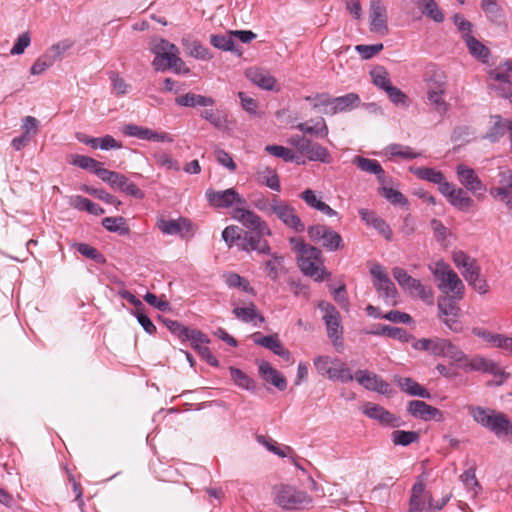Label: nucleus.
Here are the masks:
<instances>
[{
	"label": "nucleus",
	"mask_w": 512,
	"mask_h": 512,
	"mask_svg": "<svg viewBox=\"0 0 512 512\" xmlns=\"http://www.w3.org/2000/svg\"><path fill=\"white\" fill-rule=\"evenodd\" d=\"M363 413L371 419L377 420L383 425H387L390 427H399L401 425V421L394 414L386 410L384 407L367 402L363 406Z\"/></svg>",
	"instance_id": "nucleus-16"
},
{
	"label": "nucleus",
	"mask_w": 512,
	"mask_h": 512,
	"mask_svg": "<svg viewBox=\"0 0 512 512\" xmlns=\"http://www.w3.org/2000/svg\"><path fill=\"white\" fill-rule=\"evenodd\" d=\"M233 35L231 34V31L227 34H218V35H211L210 37V43L218 49H221L223 51H234L235 50V43L232 39Z\"/></svg>",
	"instance_id": "nucleus-51"
},
{
	"label": "nucleus",
	"mask_w": 512,
	"mask_h": 512,
	"mask_svg": "<svg viewBox=\"0 0 512 512\" xmlns=\"http://www.w3.org/2000/svg\"><path fill=\"white\" fill-rule=\"evenodd\" d=\"M375 335H384L401 342H408L410 335L403 328L393 327L389 325H378L377 330L372 332Z\"/></svg>",
	"instance_id": "nucleus-41"
},
{
	"label": "nucleus",
	"mask_w": 512,
	"mask_h": 512,
	"mask_svg": "<svg viewBox=\"0 0 512 512\" xmlns=\"http://www.w3.org/2000/svg\"><path fill=\"white\" fill-rule=\"evenodd\" d=\"M259 373L266 382L271 383L280 391H283L287 387V381L285 377L278 372L271 364L267 361H262L259 364Z\"/></svg>",
	"instance_id": "nucleus-20"
},
{
	"label": "nucleus",
	"mask_w": 512,
	"mask_h": 512,
	"mask_svg": "<svg viewBox=\"0 0 512 512\" xmlns=\"http://www.w3.org/2000/svg\"><path fill=\"white\" fill-rule=\"evenodd\" d=\"M353 163L357 165V167L365 172L371 174H382L383 168L377 160L364 158L362 156H356L353 159Z\"/></svg>",
	"instance_id": "nucleus-48"
},
{
	"label": "nucleus",
	"mask_w": 512,
	"mask_h": 512,
	"mask_svg": "<svg viewBox=\"0 0 512 512\" xmlns=\"http://www.w3.org/2000/svg\"><path fill=\"white\" fill-rule=\"evenodd\" d=\"M295 128L301 131L303 134L314 135L320 138H326L329 133L328 126L324 118H320V120L317 121L314 126H310L306 122H301L298 123Z\"/></svg>",
	"instance_id": "nucleus-35"
},
{
	"label": "nucleus",
	"mask_w": 512,
	"mask_h": 512,
	"mask_svg": "<svg viewBox=\"0 0 512 512\" xmlns=\"http://www.w3.org/2000/svg\"><path fill=\"white\" fill-rule=\"evenodd\" d=\"M73 41L69 39L62 40L56 44H53L45 54L51 58V60L55 63L60 60L66 51H68L73 46Z\"/></svg>",
	"instance_id": "nucleus-50"
},
{
	"label": "nucleus",
	"mask_w": 512,
	"mask_h": 512,
	"mask_svg": "<svg viewBox=\"0 0 512 512\" xmlns=\"http://www.w3.org/2000/svg\"><path fill=\"white\" fill-rule=\"evenodd\" d=\"M182 340H187L191 343L192 347L197 351L199 348L203 347L205 344H208L210 340L207 338L205 334L196 329H190L187 327Z\"/></svg>",
	"instance_id": "nucleus-49"
},
{
	"label": "nucleus",
	"mask_w": 512,
	"mask_h": 512,
	"mask_svg": "<svg viewBox=\"0 0 512 512\" xmlns=\"http://www.w3.org/2000/svg\"><path fill=\"white\" fill-rule=\"evenodd\" d=\"M259 181L270 189L280 192L281 185L277 172L270 167H263L258 170Z\"/></svg>",
	"instance_id": "nucleus-36"
},
{
	"label": "nucleus",
	"mask_w": 512,
	"mask_h": 512,
	"mask_svg": "<svg viewBox=\"0 0 512 512\" xmlns=\"http://www.w3.org/2000/svg\"><path fill=\"white\" fill-rule=\"evenodd\" d=\"M407 410L412 416L425 421L442 417V413L439 409L432 407L421 400L410 401L408 403Z\"/></svg>",
	"instance_id": "nucleus-18"
},
{
	"label": "nucleus",
	"mask_w": 512,
	"mask_h": 512,
	"mask_svg": "<svg viewBox=\"0 0 512 512\" xmlns=\"http://www.w3.org/2000/svg\"><path fill=\"white\" fill-rule=\"evenodd\" d=\"M374 286L381 297L385 298L387 301L392 300L393 303H395L397 289L389 277L379 282H375Z\"/></svg>",
	"instance_id": "nucleus-46"
},
{
	"label": "nucleus",
	"mask_w": 512,
	"mask_h": 512,
	"mask_svg": "<svg viewBox=\"0 0 512 512\" xmlns=\"http://www.w3.org/2000/svg\"><path fill=\"white\" fill-rule=\"evenodd\" d=\"M272 214L280 220L284 226L296 233H302L305 225L298 216L296 209L287 201L281 200L278 196H273Z\"/></svg>",
	"instance_id": "nucleus-7"
},
{
	"label": "nucleus",
	"mask_w": 512,
	"mask_h": 512,
	"mask_svg": "<svg viewBox=\"0 0 512 512\" xmlns=\"http://www.w3.org/2000/svg\"><path fill=\"white\" fill-rule=\"evenodd\" d=\"M488 429L498 437L512 435V422L505 414L495 413Z\"/></svg>",
	"instance_id": "nucleus-27"
},
{
	"label": "nucleus",
	"mask_w": 512,
	"mask_h": 512,
	"mask_svg": "<svg viewBox=\"0 0 512 512\" xmlns=\"http://www.w3.org/2000/svg\"><path fill=\"white\" fill-rule=\"evenodd\" d=\"M457 300L455 297L442 296L437 301L439 320L454 333H460L463 330L462 322L459 319L461 309Z\"/></svg>",
	"instance_id": "nucleus-6"
},
{
	"label": "nucleus",
	"mask_w": 512,
	"mask_h": 512,
	"mask_svg": "<svg viewBox=\"0 0 512 512\" xmlns=\"http://www.w3.org/2000/svg\"><path fill=\"white\" fill-rule=\"evenodd\" d=\"M206 197L211 206L217 208H228L233 204H245V199L234 189L229 188L223 191L208 189Z\"/></svg>",
	"instance_id": "nucleus-13"
},
{
	"label": "nucleus",
	"mask_w": 512,
	"mask_h": 512,
	"mask_svg": "<svg viewBox=\"0 0 512 512\" xmlns=\"http://www.w3.org/2000/svg\"><path fill=\"white\" fill-rule=\"evenodd\" d=\"M314 366L322 376L329 377L333 367V359L328 356H318L314 359Z\"/></svg>",
	"instance_id": "nucleus-64"
},
{
	"label": "nucleus",
	"mask_w": 512,
	"mask_h": 512,
	"mask_svg": "<svg viewBox=\"0 0 512 512\" xmlns=\"http://www.w3.org/2000/svg\"><path fill=\"white\" fill-rule=\"evenodd\" d=\"M233 314L242 322L253 323L255 326H257L255 320H258L259 323H263L265 321V318L257 312L256 306L252 302H250L248 306L234 307Z\"/></svg>",
	"instance_id": "nucleus-26"
},
{
	"label": "nucleus",
	"mask_w": 512,
	"mask_h": 512,
	"mask_svg": "<svg viewBox=\"0 0 512 512\" xmlns=\"http://www.w3.org/2000/svg\"><path fill=\"white\" fill-rule=\"evenodd\" d=\"M334 104L338 113L351 111L360 104V97L356 93H348L343 96L334 97Z\"/></svg>",
	"instance_id": "nucleus-38"
},
{
	"label": "nucleus",
	"mask_w": 512,
	"mask_h": 512,
	"mask_svg": "<svg viewBox=\"0 0 512 512\" xmlns=\"http://www.w3.org/2000/svg\"><path fill=\"white\" fill-rule=\"evenodd\" d=\"M476 467L471 466L469 469L464 471V473L460 476V480L466 486L467 489L473 491V494L476 495L478 490L481 489L480 484L476 478Z\"/></svg>",
	"instance_id": "nucleus-59"
},
{
	"label": "nucleus",
	"mask_w": 512,
	"mask_h": 512,
	"mask_svg": "<svg viewBox=\"0 0 512 512\" xmlns=\"http://www.w3.org/2000/svg\"><path fill=\"white\" fill-rule=\"evenodd\" d=\"M71 205L80 211H87L88 213L96 216L102 215L105 212L98 204L79 195L72 198Z\"/></svg>",
	"instance_id": "nucleus-40"
},
{
	"label": "nucleus",
	"mask_w": 512,
	"mask_h": 512,
	"mask_svg": "<svg viewBox=\"0 0 512 512\" xmlns=\"http://www.w3.org/2000/svg\"><path fill=\"white\" fill-rule=\"evenodd\" d=\"M411 171L419 179L426 180V181H429V182L437 184V185L445 177L441 171L436 170L434 168L417 167V168H413Z\"/></svg>",
	"instance_id": "nucleus-45"
},
{
	"label": "nucleus",
	"mask_w": 512,
	"mask_h": 512,
	"mask_svg": "<svg viewBox=\"0 0 512 512\" xmlns=\"http://www.w3.org/2000/svg\"><path fill=\"white\" fill-rule=\"evenodd\" d=\"M333 367L328 377L330 380H339L343 383H347L355 378L346 364L337 358L333 359Z\"/></svg>",
	"instance_id": "nucleus-39"
},
{
	"label": "nucleus",
	"mask_w": 512,
	"mask_h": 512,
	"mask_svg": "<svg viewBox=\"0 0 512 512\" xmlns=\"http://www.w3.org/2000/svg\"><path fill=\"white\" fill-rule=\"evenodd\" d=\"M265 150L275 156V157H278V158H281L283 159L285 162H293L296 160V155L294 154V152L289 149V148H286L284 146H280V145H267L265 147Z\"/></svg>",
	"instance_id": "nucleus-60"
},
{
	"label": "nucleus",
	"mask_w": 512,
	"mask_h": 512,
	"mask_svg": "<svg viewBox=\"0 0 512 512\" xmlns=\"http://www.w3.org/2000/svg\"><path fill=\"white\" fill-rule=\"evenodd\" d=\"M355 379L367 390H371L386 396H389L394 392L389 383L384 381L380 376L373 372L367 370H358L355 373Z\"/></svg>",
	"instance_id": "nucleus-11"
},
{
	"label": "nucleus",
	"mask_w": 512,
	"mask_h": 512,
	"mask_svg": "<svg viewBox=\"0 0 512 512\" xmlns=\"http://www.w3.org/2000/svg\"><path fill=\"white\" fill-rule=\"evenodd\" d=\"M453 261L457 268L462 269V275L467 278L470 272H477L480 270L476 264V260L468 256L463 251H456L453 253Z\"/></svg>",
	"instance_id": "nucleus-28"
},
{
	"label": "nucleus",
	"mask_w": 512,
	"mask_h": 512,
	"mask_svg": "<svg viewBox=\"0 0 512 512\" xmlns=\"http://www.w3.org/2000/svg\"><path fill=\"white\" fill-rule=\"evenodd\" d=\"M470 413L473 419L485 428H489L492 417L495 414L494 411L482 407H472L470 408Z\"/></svg>",
	"instance_id": "nucleus-55"
},
{
	"label": "nucleus",
	"mask_w": 512,
	"mask_h": 512,
	"mask_svg": "<svg viewBox=\"0 0 512 512\" xmlns=\"http://www.w3.org/2000/svg\"><path fill=\"white\" fill-rule=\"evenodd\" d=\"M359 214L363 221L378 230L379 233L385 237V239L391 240L392 230L382 218L378 217L374 212L367 209L359 210Z\"/></svg>",
	"instance_id": "nucleus-21"
},
{
	"label": "nucleus",
	"mask_w": 512,
	"mask_h": 512,
	"mask_svg": "<svg viewBox=\"0 0 512 512\" xmlns=\"http://www.w3.org/2000/svg\"><path fill=\"white\" fill-rule=\"evenodd\" d=\"M470 54L483 62H486L489 57L488 48L478 41L471 34L462 35Z\"/></svg>",
	"instance_id": "nucleus-31"
},
{
	"label": "nucleus",
	"mask_w": 512,
	"mask_h": 512,
	"mask_svg": "<svg viewBox=\"0 0 512 512\" xmlns=\"http://www.w3.org/2000/svg\"><path fill=\"white\" fill-rule=\"evenodd\" d=\"M396 381L400 389L411 396H418L427 399L431 397L429 391L426 388H424L411 378L399 377L396 379Z\"/></svg>",
	"instance_id": "nucleus-30"
},
{
	"label": "nucleus",
	"mask_w": 512,
	"mask_h": 512,
	"mask_svg": "<svg viewBox=\"0 0 512 512\" xmlns=\"http://www.w3.org/2000/svg\"><path fill=\"white\" fill-rule=\"evenodd\" d=\"M430 270L438 281L439 290L446 294L445 296L463 298L464 284L448 264L438 261L433 267H430Z\"/></svg>",
	"instance_id": "nucleus-4"
},
{
	"label": "nucleus",
	"mask_w": 512,
	"mask_h": 512,
	"mask_svg": "<svg viewBox=\"0 0 512 512\" xmlns=\"http://www.w3.org/2000/svg\"><path fill=\"white\" fill-rule=\"evenodd\" d=\"M225 282L229 287H241L243 289V291H245V292H248V293L254 292V290L250 286L249 282L238 274L229 273L225 277Z\"/></svg>",
	"instance_id": "nucleus-63"
},
{
	"label": "nucleus",
	"mask_w": 512,
	"mask_h": 512,
	"mask_svg": "<svg viewBox=\"0 0 512 512\" xmlns=\"http://www.w3.org/2000/svg\"><path fill=\"white\" fill-rule=\"evenodd\" d=\"M321 245L328 251H336L342 248L343 240L338 232L330 229L325 238L321 240Z\"/></svg>",
	"instance_id": "nucleus-58"
},
{
	"label": "nucleus",
	"mask_w": 512,
	"mask_h": 512,
	"mask_svg": "<svg viewBox=\"0 0 512 512\" xmlns=\"http://www.w3.org/2000/svg\"><path fill=\"white\" fill-rule=\"evenodd\" d=\"M222 238L229 247L236 243L239 249L243 251L244 231L239 226H227L222 232Z\"/></svg>",
	"instance_id": "nucleus-37"
},
{
	"label": "nucleus",
	"mask_w": 512,
	"mask_h": 512,
	"mask_svg": "<svg viewBox=\"0 0 512 512\" xmlns=\"http://www.w3.org/2000/svg\"><path fill=\"white\" fill-rule=\"evenodd\" d=\"M253 341L256 345L269 349L286 361L291 359L290 352L283 346L277 334L262 336L260 333H255L253 334Z\"/></svg>",
	"instance_id": "nucleus-17"
},
{
	"label": "nucleus",
	"mask_w": 512,
	"mask_h": 512,
	"mask_svg": "<svg viewBox=\"0 0 512 512\" xmlns=\"http://www.w3.org/2000/svg\"><path fill=\"white\" fill-rule=\"evenodd\" d=\"M268 255L270 256V259L265 262L264 270L266 272L267 277L275 281L279 278L281 271L284 269V258L283 256L277 253L270 252V254Z\"/></svg>",
	"instance_id": "nucleus-33"
},
{
	"label": "nucleus",
	"mask_w": 512,
	"mask_h": 512,
	"mask_svg": "<svg viewBox=\"0 0 512 512\" xmlns=\"http://www.w3.org/2000/svg\"><path fill=\"white\" fill-rule=\"evenodd\" d=\"M379 193L393 205L406 206L408 204L407 198L400 191L393 188L383 186L379 188Z\"/></svg>",
	"instance_id": "nucleus-53"
},
{
	"label": "nucleus",
	"mask_w": 512,
	"mask_h": 512,
	"mask_svg": "<svg viewBox=\"0 0 512 512\" xmlns=\"http://www.w3.org/2000/svg\"><path fill=\"white\" fill-rule=\"evenodd\" d=\"M470 413L473 419L485 428H489L492 417L495 414L494 411L482 407H472L470 408Z\"/></svg>",
	"instance_id": "nucleus-56"
},
{
	"label": "nucleus",
	"mask_w": 512,
	"mask_h": 512,
	"mask_svg": "<svg viewBox=\"0 0 512 512\" xmlns=\"http://www.w3.org/2000/svg\"><path fill=\"white\" fill-rule=\"evenodd\" d=\"M274 502L284 510H301L308 507L312 498L297 487L281 483L273 487Z\"/></svg>",
	"instance_id": "nucleus-3"
},
{
	"label": "nucleus",
	"mask_w": 512,
	"mask_h": 512,
	"mask_svg": "<svg viewBox=\"0 0 512 512\" xmlns=\"http://www.w3.org/2000/svg\"><path fill=\"white\" fill-rule=\"evenodd\" d=\"M178 52L170 55L169 59L164 63V70L172 69L175 73L187 74L190 69L186 67L184 61L178 56Z\"/></svg>",
	"instance_id": "nucleus-61"
},
{
	"label": "nucleus",
	"mask_w": 512,
	"mask_h": 512,
	"mask_svg": "<svg viewBox=\"0 0 512 512\" xmlns=\"http://www.w3.org/2000/svg\"><path fill=\"white\" fill-rule=\"evenodd\" d=\"M460 367L465 372L480 371V372L490 373L496 377L501 376L503 378H507V376H508L496 362H494L490 359H486L481 356H475L471 359H468L466 357V359L464 361H462V364L460 365Z\"/></svg>",
	"instance_id": "nucleus-14"
},
{
	"label": "nucleus",
	"mask_w": 512,
	"mask_h": 512,
	"mask_svg": "<svg viewBox=\"0 0 512 512\" xmlns=\"http://www.w3.org/2000/svg\"><path fill=\"white\" fill-rule=\"evenodd\" d=\"M189 225V222L184 218H180L178 220L160 219L158 221V228L162 233L167 235H176L181 232L183 227Z\"/></svg>",
	"instance_id": "nucleus-44"
},
{
	"label": "nucleus",
	"mask_w": 512,
	"mask_h": 512,
	"mask_svg": "<svg viewBox=\"0 0 512 512\" xmlns=\"http://www.w3.org/2000/svg\"><path fill=\"white\" fill-rule=\"evenodd\" d=\"M492 119L494 120V123L486 132L484 139L495 143L505 135L506 131H508V122H505L500 115H495Z\"/></svg>",
	"instance_id": "nucleus-32"
},
{
	"label": "nucleus",
	"mask_w": 512,
	"mask_h": 512,
	"mask_svg": "<svg viewBox=\"0 0 512 512\" xmlns=\"http://www.w3.org/2000/svg\"><path fill=\"white\" fill-rule=\"evenodd\" d=\"M419 438L420 434L417 431L394 430L391 433V441L396 446H408L417 442Z\"/></svg>",
	"instance_id": "nucleus-42"
},
{
	"label": "nucleus",
	"mask_w": 512,
	"mask_h": 512,
	"mask_svg": "<svg viewBox=\"0 0 512 512\" xmlns=\"http://www.w3.org/2000/svg\"><path fill=\"white\" fill-rule=\"evenodd\" d=\"M449 203L460 211H468L474 207V200L468 195L467 191L462 188H457Z\"/></svg>",
	"instance_id": "nucleus-34"
},
{
	"label": "nucleus",
	"mask_w": 512,
	"mask_h": 512,
	"mask_svg": "<svg viewBox=\"0 0 512 512\" xmlns=\"http://www.w3.org/2000/svg\"><path fill=\"white\" fill-rule=\"evenodd\" d=\"M245 75L253 84L264 90H273L276 84V79L262 68H248Z\"/></svg>",
	"instance_id": "nucleus-19"
},
{
	"label": "nucleus",
	"mask_w": 512,
	"mask_h": 512,
	"mask_svg": "<svg viewBox=\"0 0 512 512\" xmlns=\"http://www.w3.org/2000/svg\"><path fill=\"white\" fill-rule=\"evenodd\" d=\"M76 250L83 256L96 261L97 263H104L105 259L101 253L94 247L86 243L76 244Z\"/></svg>",
	"instance_id": "nucleus-62"
},
{
	"label": "nucleus",
	"mask_w": 512,
	"mask_h": 512,
	"mask_svg": "<svg viewBox=\"0 0 512 512\" xmlns=\"http://www.w3.org/2000/svg\"><path fill=\"white\" fill-rule=\"evenodd\" d=\"M110 186L112 188L119 189L123 193L129 196H133L137 199H143L145 196L140 188H138L134 183L130 182L125 175L119 172L117 173V176L112 179Z\"/></svg>",
	"instance_id": "nucleus-24"
},
{
	"label": "nucleus",
	"mask_w": 512,
	"mask_h": 512,
	"mask_svg": "<svg viewBox=\"0 0 512 512\" xmlns=\"http://www.w3.org/2000/svg\"><path fill=\"white\" fill-rule=\"evenodd\" d=\"M416 5L422 15L428 19L436 23H442L445 20L444 12L439 7L436 0H417Z\"/></svg>",
	"instance_id": "nucleus-23"
},
{
	"label": "nucleus",
	"mask_w": 512,
	"mask_h": 512,
	"mask_svg": "<svg viewBox=\"0 0 512 512\" xmlns=\"http://www.w3.org/2000/svg\"><path fill=\"white\" fill-rule=\"evenodd\" d=\"M318 307L322 312H324L323 320L326 324L327 335L332 342L336 344V341L341 338L343 333L340 314L335 306L329 302L321 301L318 304Z\"/></svg>",
	"instance_id": "nucleus-10"
},
{
	"label": "nucleus",
	"mask_w": 512,
	"mask_h": 512,
	"mask_svg": "<svg viewBox=\"0 0 512 512\" xmlns=\"http://www.w3.org/2000/svg\"><path fill=\"white\" fill-rule=\"evenodd\" d=\"M287 143L294 147L302 156H306L310 161H320L329 163L331 156L329 151L321 144L312 141L305 135H292Z\"/></svg>",
	"instance_id": "nucleus-5"
},
{
	"label": "nucleus",
	"mask_w": 512,
	"mask_h": 512,
	"mask_svg": "<svg viewBox=\"0 0 512 512\" xmlns=\"http://www.w3.org/2000/svg\"><path fill=\"white\" fill-rule=\"evenodd\" d=\"M481 9L491 22L501 23L505 19L504 9L496 0H481Z\"/></svg>",
	"instance_id": "nucleus-29"
},
{
	"label": "nucleus",
	"mask_w": 512,
	"mask_h": 512,
	"mask_svg": "<svg viewBox=\"0 0 512 512\" xmlns=\"http://www.w3.org/2000/svg\"><path fill=\"white\" fill-rule=\"evenodd\" d=\"M152 53L155 55L153 66L157 71H164V63L170 55L178 52V48L165 39H156L152 42Z\"/></svg>",
	"instance_id": "nucleus-15"
},
{
	"label": "nucleus",
	"mask_w": 512,
	"mask_h": 512,
	"mask_svg": "<svg viewBox=\"0 0 512 512\" xmlns=\"http://www.w3.org/2000/svg\"><path fill=\"white\" fill-rule=\"evenodd\" d=\"M229 370L232 380L237 386L245 390L254 389V381L246 373L235 367H230Z\"/></svg>",
	"instance_id": "nucleus-54"
},
{
	"label": "nucleus",
	"mask_w": 512,
	"mask_h": 512,
	"mask_svg": "<svg viewBox=\"0 0 512 512\" xmlns=\"http://www.w3.org/2000/svg\"><path fill=\"white\" fill-rule=\"evenodd\" d=\"M443 78L444 77L439 76L438 80H431L428 87V99L436 107L446 110V104L442 98L446 91V81L443 80Z\"/></svg>",
	"instance_id": "nucleus-22"
},
{
	"label": "nucleus",
	"mask_w": 512,
	"mask_h": 512,
	"mask_svg": "<svg viewBox=\"0 0 512 512\" xmlns=\"http://www.w3.org/2000/svg\"><path fill=\"white\" fill-rule=\"evenodd\" d=\"M233 218L246 228L243 238V251L270 254V245L264 237L271 236L272 230L266 221L254 211L245 208H235Z\"/></svg>",
	"instance_id": "nucleus-1"
},
{
	"label": "nucleus",
	"mask_w": 512,
	"mask_h": 512,
	"mask_svg": "<svg viewBox=\"0 0 512 512\" xmlns=\"http://www.w3.org/2000/svg\"><path fill=\"white\" fill-rule=\"evenodd\" d=\"M388 151L392 157H400L406 160L415 159L420 156V153L414 152L411 147L401 144L389 145Z\"/></svg>",
	"instance_id": "nucleus-57"
},
{
	"label": "nucleus",
	"mask_w": 512,
	"mask_h": 512,
	"mask_svg": "<svg viewBox=\"0 0 512 512\" xmlns=\"http://www.w3.org/2000/svg\"><path fill=\"white\" fill-rule=\"evenodd\" d=\"M456 176L459 183L465 189L475 195L477 198H482L487 190L486 185L476 174L475 170L465 164L456 166Z\"/></svg>",
	"instance_id": "nucleus-9"
},
{
	"label": "nucleus",
	"mask_w": 512,
	"mask_h": 512,
	"mask_svg": "<svg viewBox=\"0 0 512 512\" xmlns=\"http://www.w3.org/2000/svg\"><path fill=\"white\" fill-rule=\"evenodd\" d=\"M370 75L373 84L384 91L392 84L388 72L382 66L372 69Z\"/></svg>",
	"instance_id": "nucleus-52"
},
{
	"label": "nucleus",
	"mask_w": 512,
	"mask_h": 512,
	"mask_svg": "<svg viewBox=\"0 0 512 512\" xmlns=\"http://www.w3.org/2000/svg\"><path fill=\"white\" fill-rule=\"evenodd\" d=\"M289 242L298 254V266L305 275L314 277L318 281H322L330 275L322 266V252L319 248L308 245L297 237H291Z\"/></svg>",
	"instance_id": "nucleus-2"
},
{
	"label": "nucleus",
	"mask_w": 512,
	"mask_h": 512,
	"mask_svg": "<svg viewBox=\"0 0 512 512\" xmlns=\"http://www.w3.org/2000/svg\"><path fill=\"white\" fill-rule=\"evenodd\" d=\"M200 116L209 121L216 129L226 131L229 129L227 116L223 113L214 112L212 109H206Z\"/></svg>",
	"instance_id": "nucleus-43"
},
{
	"label": "nucleus",
	"mask_w": 512,
	"mask_h": 512,
	"mask_svg": "<svg viewBox=\"0 0 512 512\" xmlns=\"http://www.w3.org/2000/svg\"><path fill=\"white\" fill-rule=\"evenodd\" d=\"M183 46L187 53L196 59L207 60L211 57L208 49L197 41H189L184 39Z\"/></svg>",
	"instance_id": "nucleus-47"
},
{
	"label": "nucleus",
	"mask_w": 512,
	"mask_h": 512,
	"mask_svg": "<svg viewBox=\"0 0 512 512\" xmlns=\"http://www.w3.org/2000/svg\"><path fill=\"white\" fill-rule=\"evenodd\" d=\"M388 15L383 0H370L369 21L370 30L374 33L385 35L388 33Z\"/></svg>",
	"instance_id": "nucleus-12"
},
{
	"label": "nucleus",
	"mask_w": 512,
	"mask_h": 512,
	"mask_svg": "<svg viewBox=\"0 0 512 512\" xmlns=\"http://www.w3.org/2000/svg\"><path fill=\"white\" fill-rule=\"evenodd\" d=\"M175 103L183 107H208L213 106L215 104V100L212 97H207L200 94L189 92L184 95L176 97Z\"/></svg>",
	"instance_id": "nucleus-25"
},
{
	"label": "nucleus",
	"mask_w": 512,
	"mask_h": 512,
	"mask_svg": "<svg viewBox=\"0 0 512 512\" xmlns=\"http://www.w3.org/2000/svg\"><path fill=\"white\" fill-rule=\"evenodd\" d=\"M393 277L398 284L408 290L411 295L417 296L428 304L433 302L434 294L431 288L424 286L419 280L411 277L403 268L394 267Z\"/></svg>",
	"instance_id": "nucleus-8"
}]
</instances>
